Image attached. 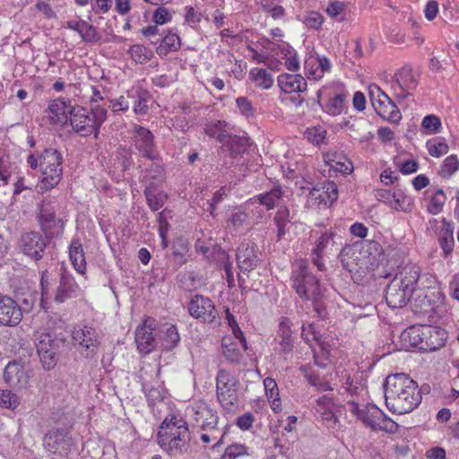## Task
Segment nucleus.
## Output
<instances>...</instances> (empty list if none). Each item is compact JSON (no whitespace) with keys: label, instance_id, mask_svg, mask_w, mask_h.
<instances>
[{"label":"nucleus","instance_id":"obj_39","mask_svg":"<svg viewBox=\"0 0 459 459\" xmlns=\"http://www.w3.org/2000/svg\"><path fill=\"white\" fill-rule=\"evenodd\" d=\"M144 195L147 204L152 211L160 210L168 199V195L163 191L156 192L154 184H149L144 189Z\"/></svg>","mask_w":459,"mask_h":459},{"label":"nucleus","instance_id":"obj_18","mask_svg":"<svg viewBox=\"0 0 459 459\" xmlns=\"http://www.w3.org/2000/svg\"><path fill=\"white\" fill-rule=\"evenodd\" d=\"M46 246V239L35 231L23 233L18 241L19 250L36 261L42 258Z\"/></svg>","mask_w":459,"mask_h":459},{"label":"nucleus","instance_id":"obj_57","mask_svg":"<svg viewBox=\"0 0 459 459\" xmlns=\"http://www.w3.org/2000/svg\"><path fill=\"white\" fill-rule=\"evenodd\" d=\"M81 30H82L79 31V34L81 35L83 41L95 42L99 40L100 36L95 27L89 24L85 21H83V26L81 27Z\"/></svg>","mask_w":459,"mask_h":459},{"label":"nucleus","instance_id":"obj_23","mask_svg":"<svg viewBox=\"0 0 459 459\" xmlns=\"http://www.w3.org/2000/svg\"><path fill=\"white\" fill-rule=\"evenodd\" d=\"M366 253L358 245L345 246L339 254V259L343 268L352 273L358 269L368 267V263L365 261Z\"/></svg>","mask_w":459,"mask_h":459},{"label":"nucleus","instance_id":"obj_20","mask_svg":"<svg viewBox=\"0 0 459 459\" xmlns=\"http://www.w3.org/2000/svg\"><path fill=\"white\" fill-rule=\"evenodd\" d=\"M190 315L204 323H212L218 316L213 302L203 295H195L188 303Z\"/></svg>","mask_w":459,"mask_h":459},{"label":"nucleus","instance_id":"obj_56","mask_svg":"<svg viewBox=\"0 0 459 459\" xmlns=\"http://www.w3.org/2000/svg\"><path fill=\"white\" fill-rule=\"evenodd\" d=\"M247 454V447L241 444H232L229 446L221 459H237Z\"/></svg>","mask_w":459,"mask_h":459},{"label":"nucleus","instance_id":"obj_17","mask_svg":"<svg viewBox=\"0 0 459 459\" xmlns=\"http://www.w3.org/2000/svg\"><path fill=\"white\" fill-rule=\"evenodd\" d=\"M74 345L86 357L96 353L100 345L99 334L93 327H75L72 333Z\"/></svg>","mask_w":459,"mask_h":459},{"label":"nucleus","instance_id":"obj_16","mask_svg":"<svg viewBox=\"0 0 459 459\" xmlns=\"http://www.w3.org/2000/svg\"><path fill=\"white\" fill-rule=\"evenodd\" d=\"M71 100H65L63 98H57L48 102L45 109V117L52 126L64 127L68 125L74 108Z\"/></svg>","mask_w":459,"mask_h":459},{"label":"nucleus","instance_id":"obj_35","mask_svg":"<svg viewBox=\"0 0 459 459\" xmlns=\"http://www.w3.org/2000/svg\"><path fill=\"white\" fill-rule=\"evenodd\" d=\"M151 43H160L159 47L156 48V52L160 56H166L169 52L178 50L181 46L180 39L175 33H169L163 38L158 37L155 39H152Z\"/></svg>","mask_w":459,"mask_h":459},{"label":"nucleus","instance_id":"obj_22","mask_svg":"<svg viewBox=\"0 0 459 459\" xmlns=\"http://www.w3.org/2000/svg\"><path fill=\"white\" fill-rule=\"evenodd\" d=\"M20 305L11 297L0 294V325L16 326L22 319Z\"/></svg>","mask_w":459,"mask_h":459},{"label":"nucleus","instance_id":"obj_45","mask_svg":"<svg viewBox=\"0 0 459 459\" xmlns=\"http://www.w3.org/2000/svg\"><path fill=\"white\" fill-rule=\"evenodd\" d=\"M222 348L223 355L229 361L232 363H238L240 361L242 354L237 342L232 341L230 338L223 339Z\"/></svg>","mask_w":459,"mask_h":459},{"label":"nucleus","instance_id":"obj_64","mask_svg":"<svg viewBox=\"0 0 459 459\" xmlns=\"http://www.w3.org/2000/svg\"><path fill=\"white\" fill-rule=\"evenodd\" d=\"M171 18V13L163 6L158 7L153 13V22L156 24H164L169 22Z\"/></svg>","mask_w":459,"mask_h":459},{"label":"nucleus","instance_id":"obj_25","mask_svg":"<svg viewBox=\"0 0 459 459\" xmlns=\"http://www.w3.org/2000/svg\"><path fill=\"white\" fill-rule=\"evenodd\" d=\"M81 292V288L74 281V276L66 270H63L60 276L59 285L55 295L56 303H63L66 299L77 296Z\"/></svg>","mask_w":459,"mask_h":459},{"label":"nucleus","instance_id":"obj_32","mask_svg":"<svg viewBox=\"0 0 459 459\" xmlns=\"http://www.w3.org/2000/svg\"><path fill=\"white\" fill-rule=\"evenodd\" d=\"M248 147V139L237 135L229 134L227 140L222 143L220 154L226 156L229 153L231 159L237 158L238 155L246 152Z\"/></svg>","mask_w":459,"mask_h":459},{"label":"nucleus","instance_id":"obj_53","mask_svg":"<svg viewBox=\"0 0 459 459\" xmlns=\"http://www.w3.org/2000/svg\"><path fill=\"white\" fill-rule=\"evenodd\" d=\"M247 213L240 208H236L232 211L229 220L228 226L238 230L247 221Z\"/></svg>","mask_w":459,"mask_h":459},{"label":"nucleus","instance_id":"obj_62","mask_svg":"<svg viewBox=\"0 0 459 459\" xmlns=\"http://www.w3.org/2000/svg\"><path fill=\"white\" fill-rule=\"evenodd\" d=\"M131 106V100L126 96H120L118 99L111 100L109 108L112 111L118 112L127 110Z\"/></svg>","mask_w":459,"mask_h":459},{"label":"nucleus","instance_id":"obj_60","mask_svg":"<svg viewBox=\"0 0 459 459\" xmlns=\"http://www.w3.org/2000/svg\"><path fill=\"white\" fill-rule=\"evenodd\" d=\"M324 22V17L317 12L308 13L304 18V23L314 30L321 28Z\"/></svg>","mask_w":459,"mask_h":459},{"label":"nucleus","instance_id":"obj_30","mask_svg":"<svg viewBox=\"0 0 459 459\" xmlns=\"http://www.w3.org/2000/svg\"><path fill=\"white\" fill-rule=\"evenodd\" d=\"M441 225L438 228L437 240L442 249V256L448 257L454 250L455 238H454V224L446 219H442Z\"/></svg>","mask_w":459,"mask_h":459},{"label":"nucleus","instance_id":"obj_7","mask_svg":"<svg viewBox=\"0 0 459 459\" xmlns=\"http://www.w3.org/2000/svg\"><path fill=\"white\" fill-rule=\"evenodd\" d=\"M291 279L292 287L301 299L316 300L321 296L319 281L308 271L307 261L296 262Z\"/></svg>","mask_w":459,"mask_h":459},{"label":"nucleus","instance_id":"obj_8","mask_svg":"<svg viewBox=\"0 0 459 459\" xmlns=\"http://www.w3.org/2000/svg\"><path fill=\"white\" fill-rule=\"evenodd\" d=\"M347 410L357 417L366 426L372 429L393 430L394 422L389 419L379 408L368 403L363 407L354 401L346 403Z\"/></svg>","mask_w":459,"mask_h":459},{"label":"nucleus","instance_id":"obj_46","mask_svg":"<svg viewBox=\"0 0 459 459\" xmlns=\"http://www.w3.org/2000/svg\"><path fill=\"white\" fill-rule=\"evenodd\" d=\"M338 400L333 396L324 394L316 401V411L321 415L332 410H341Z\"/></svg>","mask_w":459,"mask_h":459},{"label":"nucleus","instance_id":"obj_63","mask_svg":"<svg viewBox=\"0 0 459 459\" xmlns=\"http://www.w3.org/2000/svg\"><path fill=\"white\" fill-rule=\"evenodd\" d=\"M341 410H332L321 414L322 420L328 428L336 429L340 426L337 413Z\"/></svg>","mask_w":459,"mask_h":459},{"label":"nucleus","instance_id":"obj_38","mask_svg":"<svg viewBox=\"0 0 459 459\" xmlns=\"http://www.w3.org/2000/svg\"><path fill=\"white\" fill-rule=\"evenodd\" d=\"M299 371L307 379L308 384L314 386L318 392L331 391L333 388L327 381H324L315 373L313 368L309 365H303L299 368Z\"/></svg>","mask_w":459,"mask_h":459},{"label":"nucleus","instance_id":"obj_59","mask_svg":"<svg viewBox=\"0 0 459 459\" xmlns=\"http://www.w3.org/2000/svg\"><path fill=\"white\" fill-rule=\"evenodd\" d=\"M421 126L429 133H437L441 127V121L435 115H428L423 118Z\"/></svg>","mask_w":459,"mask_h":459},{"label":"nucleus","instance_id":"obj_41","mask_svg":"<svg viewBox=\"0 0 459 459\" xmlns=\"http://www.w3.org/2000/svg\"><path fill=\"white\" fill-rule=\"evenodd\" d=\"M392 200L391 209L398 212H411L414 206L413 198L405 195L401 189L394 190Z\"/></svg>","mask_w":459,"mask_h":459},{"label":"nucleus","instance_id":"obj_1","mask_svg":"<svg viewBox=\"0 0 459 459\" xmlns=\"http://www.w3.org/2000/svg\"><path fill=\"white\" fill-rule=\"evenodd\" d=\"M385 398L387 408L397 414L412 411L421 402L418 384L408 375H389L385 381Z\"/></svg>","mask_w":459,"mask_h":459},{"label":"nucleus","instance_id":"obj_21","mask_svg":"<svg viewBox=\"0 0 459 459\" xmlns=\"http://www.w3.org/2000/svg\"><path fill=\"white\" fill-rule=\"evenodd\" d=\"M71 445L69 432L65 429H50L43 437L45 449L55 455H66Z\"/></svg>","mask_w":459,"mask_h":459},{"label":"nucleus","instance_id":"obj_15","mask_svg":"<svg viewBox=\"0 0 459 459\" xmlns=\"http://www.w3.org/2000/svg\"><path fill=\"white\" fill-rule=\"evenodd\" d=\"M257 45L267 50L271 56L281 55V59L285 60V66L288 70L298 71L299 69L297 52L290 44L283 42L276 45L267 38H261L258 39Z\"/></svg>","mask_w":459,"mask_h":459},{"label":"nucleus","instance_id":"obj_50","mask_svg":"<svg viewBox=\"0 0 459 459\" xmlns=\"http://www.w3.org/2000/svg\"><path fill=\"white\" fill-rule=\"evenodd\" d=\"M446 200V196L443 190L438 189L435 191L427 208L428 212L434 215L438 214L442 212Z\"/></svg>","mask_w":459,"mask_h":459},{"label":"nucleus","instance_id":"obj_6","mask_svg":"<svg viewBox=\"0 0 459 459\" xmlns=\"http://www.w3.org/2000/svg\"><path fill=\"white\" fill-rule=\"evenodd\" d=\"M191 411L195 425L203 433L200 436L204 444H209L218 437L221 433L218 423L219 416L216 410L211 408L206 403L198 401L191 406Z\"/></svg>","mask_w":459,"mask_h":459},{"label":"nucleus","instance_id":"obj_33","mask_svg":"<svg viewBox=\"0 0 459 459\" xmlns=\"http://www.w3.org/2000/svg\"><path fill=\"white\" fill-rule=\"evenodd\" d=\"M278 84L285 93L299 92L307 88V82L300 74H282L278 77Z\"/></svg>","mask_w":459,"mask_h":459},{"label":"nucleus","instance_id":"obj_42","mask_svg":"<svg viewBox=\"0 0 459 459\" xmlns=\"http://www.w3.org/2000/svg\"><path fill=\"white\" fill-rule=\"evenodd\" d=\"M283 192L280 186L273 187L271 191L255 196L258 204L266 207L267 210L273 209L277 203L281 199Z\"/></svg>","mask_w":459,"mask_h":459},{"label":"nucleus","instance_id":"obj_27","mask_svg":"<svg viewBox=\"0 0 459 459\" xmlns=\"http://www.w3.org/2000/svg\"><path fill=\"white\" fill-rule=\"evenodd\" d=\"M330 60L325 56H311L305 61V69L309 80H320L326 72L331 70Z\"/></svg>","mask_w":459,"mask_h":459},{"label":"nucleus","instance_id":"obj_43","mask_svg":"<svg viewBox=\"0 0 459 459\" xmlns=\"http://www.w3.org/2000/svg\"><path fill=\"white\" fill-rule=\"evenodd\" d=\"M226 124L221 120H213L205 125L204 132L210 137L216 138L220 143L227 140L229 134L226 130Z\"/></svg>","mask_w":459,"mask_h":459},{"label":"nucleus","instance_id":"obj_9","mask_svg":"<svg viewBox=\"0 0 459 459\" xmlns=\"http://www.w3.org/2000/svg\"><path fill=\"white\" fill-rule=\"evenodd\" d=\"M237 385L238 380L230 372L224 369L218 372L216 377L217 399L227 413H233L238 408Z\"/></svg>","mask_w":459,"mask_h":459},{"label":"nucleus","instance_id":"obj_26","mask_svg":"<svg viewBox=\"0 0 459 459\" xmlns=\"http://www.w3.org/2000/svg\"><path fill=\"white\" fill-rule=\"evenodd\" d=\"M4 377L5 382L14 388H24L29 383L28 372L24 367L17 362H9L4 371Z\"/></svg>","mask_w":459,"mask_h":459},{"label":"nucleus","instance_id":"obj_44","mask_svg":"<svg viewBox=\"0 0 459 459\" xmlns=\"http://www.w3.org/2000/svg\"><path fill=\"white\" fill-rule=\"evenodd\" d=\"M329 166V172H339L342 174H349L352 171V163L344 156H334L326 160Z\"/></svg>","mask_w":459,"mask_h":459},{"label":"nucleus","instance_id":"obj_28","mask_svg":"<svg viewBox=\"0 0 459 459\" xmlns=\"http://www.w3.org/2000/svg\"><path fill=\"white\" fill-rule=\"evenodd\" d=\"M275 340L278 341V347L275 348L276 352L286 359V356L290 354L293 350L292 332L290 322L286 318L280 322Z\"/></svg>","mask_w":459,"mask_h":459},{"label":"nucleus","instance_id":"obj_34","mask_svg":"<svg viewBox=\"0 0 459 459\" xmlns=\"http://www.w3.org/2000/svg\"><path fill=\"white\" fill-rule=\"evenodd\" d=\"M69 257L74 270L84 274L86 272V260L82 245L79 238H73L69 246Z\"/></svg>","mask_w":459,"mask_h":459},{"label":"nucleus","instance_id":"obj_52","mask_svg":"<svg viewBox=\"0 0 459 459\" xmlns=\"http://www.w3.org/2000/svg\"><path fill=\"white\" fill-rule=\"evenodd\" d=\"M459 169V160L455 155H450L445 159L439 170V175L443 178H449Z\"/></svg>","mask_w":459,"mask_h":459},{"label":"nucleus","instance_id":"obj_51","mask_svg":"<svg viewBox=\"0 0 459 459\" xmlns=\"http://www.w3.org/2000/svg\"><path fill=\"white\" fill-rule=\"evenodd\" d=\"M345 98L346 94L344 93L336 94L330 98L325 105V111L332 116L340 115L344 108Z\"/></svg>","mask_w":459,"mask_h":459},{"label":"nucleus","instance_id":"obj_36","mask_svg":"<svg viewBox=\"0 0 459 459\" xmlns=\"http://www.w3.org/2000/svg\"><path fill=\"white\" fill-rule=\"evenodd\" d=\"M127 97L131 100V106L136 115H145L148 112L149 93L136 89L127 91Z\"/></svg>","mask_w":459,"mask_h":459},{"label":"nucleus","instance_id":"obj_24","mask_svg":"<svg viewBox=\"0 0 459 459\" xmlns=\"http://www.w3.org/2000/svg\"><path fill=\"white\" fill-rule=\"evenodd\" d=\"M238 266L242 272L254 270L260 259L258 257L257 247L253 242L242 243L237 250Z\"/></svg>","mask_w":459,"mask_h":459},{"label":"nucleus","instance_id":"obj_49","mask_svg":"<svg viewBox=\"0 0 459 459\" xmlns=\"http://www.w3.org/2000/svg\"><path fill=\"white\" fill-rule=\"evenodd\" d=\"M290 222V211L287 207L280 208L274 217V223L277 227V237L281 239L285 234L286 225Z\"/></svg>","mask_w":459,"mask_h":459},{"label":"nucleus","instance_id":"obj_47","mask_svg":"<svg viewBox=\"0 0 459 459\" xmlns=\"http://www.w3.org/2000/svg\"><path fill=\"white\" fill-rule=\"evenodd\" d=\"M128 53L130 54L132 59L139 64L147 63L153 56V53L151 49L140 44L131 46Z\"/></svg>","mask_w":459,"mask_h":459},{"label":"nucleus","instance_id":"obj_61","mask_svg":"<svg viewBox=\"0 0 459 459\" xmlns=\"http://www.w3.org/2000/svg\"><path fill=\"white\" fill-rule=\"evenodd\" d=\"M18 404L17 396L9 390H0V405L5 408H15Z\"/></svg>","mask_w":459,"mask_h":459},{"label":"nucleus","instance_id":"obj_29","mask_svg":"<svg viewBox=\"0 0 459 459\" xmlns=\"http://www.w3.org/2000/svg\"><path fill=\"white\" fill-rule=\"evenodd\" d=\"M152 330L150 320H145L143 325L137 326L135 330V343L140 352L149 353L154 349L155 339Z\"/></svg>","mask_w":459,"mask_h":459},{"label":"nucleus","instance_id":"obj_13","mask_svg":"<svg viewBox=\"0 0 459 459\" xmlns=\"http://www.w3.org/2000/svg\"><path fill=\"white\" fill-rule=\"evenodd\" d=\"M417 79L410 66H403L390 81L391 91L397 101H401L411 95V91L417 87Z\"/></svg>","mask_w":459,"mask_h":459},{"label":"nucleus","instance_id":"obj_48","mask_svg":"<svg viewBox=\"0 0 459 459\" xmlns=\"http://www.w3.org/2000/svg\"><path fill=\"white\" fill-rule=\"evenodd\" d=\"M428 152L432 157H441L448 152V145L444 138L437 137L427 142Z\"/></svg>","mask_w":459,"mask_h":459},{"label":"nucleus","instance_id":"obj_54","mask_svg":"<svg viewBox=\"0 0 459 459\" xmlns=\"http://www.w3.org/2000/svg\"><path fill=\"white\" fill-rule=\"evenodd\" d=\"M226 317L228 320V324L231 327L236 339H238L239 341V343L242 345L243 350H247V343L246 338H245L242 331L238 327V325L234 316L230 314L229 308L226 309Z\"/></svg>","mask_w":459,"mask_h":459},{"label":"nucleus","instance_id":"obj_55","mask_svg":"<svg viewBox=\"0 0 459 459\" xmlns=\"http://www.w3.org/2000/svg\"><path fill=\"white\" fill-rule=\"evenodd\" d=\"M326 131L322 126H315L307 128L304 135L307 141L313 143L316 145L322 143L325 138Z\"/></svg>","mask_w":459,"mask_h":459},{"label":"nucleus","instance_id":"obj_14","mask_svg":"<svg viewBox=\"0 0 459 459\" xmlns=\"http://www.w3.org/2000/svg\"><path fill=\"white\" fill-rule=\"evenodd\" d=\"M307 203L312 207H328L338 198L337 186L333 181H325L308 188Z\"/></svg>","mask_w":459,"mask_h":459},{"label":"nucleus","instance_id":"obj_37","mask_svg":"<svg viewBox=\"0 0 459 459\" xmlns=\"http://www.w3.org/2000/svg\"><path fill=\"white\" fill-rule=\"evenodd\" d=\"M160 340L163 350L170 351L179 342L180 337L178 329L173 325H165L160 330Z\"/></svg>","mask_w":459,"mask_h":459},{"label":"nucleus","instance_id":"obj_40","mask_svg":"<svg viewBox=\"0 0 459 459\" xmlns=\"http://www.w3.org/2000/svg\"><path fill=\"white\" fill-rule=\"evenodd\" d=\"M249 79L256 87L263 90H268L273 84V75L264 68H252L249 72Z\"/></svg>","mask_w":459,"mask_h":459},{"label":"nucleus","instance_id":"obj_19","mask_svg":"<svg viewBox=\"0 0 459 459\" xmlns=\"http://www.w3.org/2000/svg\"><path fill=\"white\" fill-rule=\"evenodd\" d=\"M39 224L47 238L59 237L64 232L65 222L56 217L50 203H43L39 212Z\"/></svg>","mask_w":459,"mask_h":459},{"label":"nucleus","instance_id":"obj_10","mask_svg":"<svg viewBox=\"0 0 459 459\" xmlns=\"http://www.w3.org/2000/svg\"><path fill=\"white\" fill-rule=\"evenodd\" d=\"M33 338L43 368L48 370L53 368L56 365L57 354L64 345V340L43 331L35 332Z\"/></svg>","mask_w":459,"mask_h":459},{"label":"nucleus","instance_id":"obj_12","mask_svg":"<svg viewBox=\"0 0 459 459\" xmlns=\"http://www.w3.org/2000/svg\"><path fill=\"white\" fill-rule=\"evenodd\" d=\"M369 95L374 109L381 117L392 123L401 120L402 115L396 104L379 86L370 85Z\"/></svg>","mask_w":459,"mask_h":459},{"label":"nucleus","instance_id":"obj_11","mask_svg":"<svg viewBox=\"0 0 459 459\" xmlns=\"http://www.w3.org/2000/svg\"><path fill=\"white\" fill-rule=\"evenodd\" d=\"M131 141L134 147L142 157L152 161L158 160L160 153L155 143V136L148 128L133 124L131 128Z\"/></svg>","mask_w":459,"mask_h":459},{"label":"nucleus","instance_id":"obj_4","mask_svg":"<svg viewBox=\"0 0 459 459\" xmlns=\"http://www.w3.org/2000/svg\"><path fill=\"white\" fill-rule=\"evenodd\" d=\"M420 275V268L417 264L404 265L395 274L385 290V300L391 307H403L410 300Z\"/></svg>","mask_w":459,"mask_h":459},{"label":"nucleus","instance_id":"obj_5","mask_svg":"<svg viewBox=\"0 0 459 459\" xmlns=\"http://www.w3.org/2000/svg\"><path fill=\"white\" fill-rule=\"evenodd\" d=\"M106 119L107 109L101 105H92L90 110L82 106H75L68 124L81 136L85 137L92 134L97 136Z\"/></svg>","mask_w":459,"mask_h":459},{"label":"nucleus","instance_id":"obj_58","mask_svg":"<svg viewBox=\"0 0 459 459\" xmlns=\"http://www.w3.org/2000/svg\"><path fill=\"white\" fill-rule=\"evenodd\" d=\"M81 30H82L79 31V34L81 35L83 41L95 42L99 40L100 36L95 27L89 24L85 21H83V26L81 27Z\"/></svg>","mask_w":459,"mask_h":459},{"label":"nucleus","instance_id":"obj_3","mask_svg":"<svg viewBox=\"0 0 459 459\" xmlns=\"http://www.w3.org/2000/svg\"><path fill=\"white\" fill-rule=\"evenodd\" d=\"M160 446L170 455L186 451L190 434L186 421L179 416L169 415L160 426L157 436Z\"/></svg>","mask_w":459,"mask_h":459},{"label":"nucleus","instance_id":"obj_2","mask_svg":"<svg viewBox=\"0 0 459 459\" xmlns=\"http://www.w3.org/2000/svg\"><path fill=\"white\" fill-rule=\"evenodd\" d=\"M27 163L31 169H39V187L42 193L56 187L63 178V156L56 149L48 148L40 153H32L28 156Z\"/></svg>","mask_w":459,"mask_h":459},{"label":"nucleus","instance_id":"obj_31","mask_svg":"<svg viewBox=\"0 0 459 459\" xmlns=\"http://www.w3.org/2000/svg\"><path fill=\"white\" fill-rule=\"evenodd\" d=\"M335 234L332 231L324 232L318 238L316 247L313 248V263L319 271L325 270V264L322 262V256L325 250L332 249L334 246Z\"/></svg>","mask_w":459,"mask_h":459}]
</instances>
